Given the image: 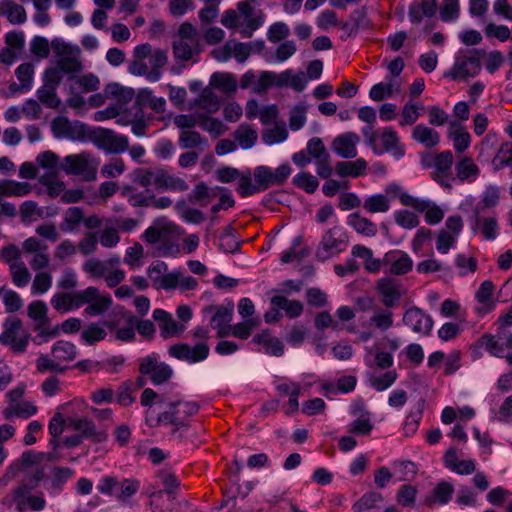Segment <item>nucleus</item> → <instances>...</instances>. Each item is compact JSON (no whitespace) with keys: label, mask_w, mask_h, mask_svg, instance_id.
Instances as JSON below:
<instances>
[{"label":"nucleus","mask_w":512,"mask_h":512,"mask_svg":"<svg viewBox=\"0 0 512 512\" xmlns=\"http://www.w3.org/2000/svg\"><path fill=\"white\" fill-rule=\"evenodd\" d=\"M291 172L292 169L289 163H283L275 170L268 166L260 165L254 169L253 176L255 183H253L251 172L247 169L241 175L239 182H237L236 192L242 198L250 197L272 186L282 185L290 176Z\"/></svg>","instance_id":"obj_1"},{"label":"nucleus","mask_w":512,"mask_h":512,"mask_svg":"<svg viewBox=\"0 0 512 512\" xmlns=\"http://www.w3.org/2000/svg\"><path fill=\"white\" fill-rule=\"evenodd\" d=\"M173 227L165 217H159L143 232L144 241L149 244H159L155 255L167 257L179 251L178 245L172 241Z\"/></svg>","instance_id":"obj_2"},{"label":"nucleus","mask_w":512,"mask_h":512,"mask_svg":"<svg viewBox=\"0 0 512 512\" xmlns=\"http://www.w3.org/2000/svg\"><path fill=\"white\" fill-rule=\"evenodd\" d=\"M179 39L173 42V55L181 61H189L194 55L202 51L199 33L189 22L180 25L178 29Z\"/></svg>","instance_id":"obj_3"},{"label":"nucleus","mask_w":512,"mask_h":512,"mask_svg":"<svg viewBox=\"0 0 512 512\" xmlns=\"http://www.w3.org/2000/svg\"><path fill=\"white\" fill-rule=\"evenodd\" d=\"M60 169L67 175L79 176L84 181H94L97 177V162L88 153L71 154L63 159Z\"/></svg>","instance_id":"obj_4"},{"label":"nucleus","mask_w":512,"mask_h":512,"mask_svg":"<svg viewBox=\"0 0 512 512\" xmlns=\"http://www.w3.org/2000/svg\"><path fill=\"white\" fill-rule=\"evenodd\" d=\"M168 410L159 414L157 425H173L174 431L185 428L184 420L199 411V404L195 401H175L168 404Z\"/></svg>","instance_id":"obj_5"},{"label":"nucleus","mask_w":512,"mask_h":512,"mask_svg":"<svg viewBox=\"0 0 512 512\" xmlns=\"http://www.w3.org/2000/svg\"><path fill=\"white\" fill-rule=\"evenodd\" d=\"M484 52L474 49L468 53L459 51L455 57L452 68L444 73L445 77L457 80L459 78L475 77L481 70L479 56Z\"/></svg>","instance_id":"obj_6"},{"label":"nucleus","mask_w":512,"mask_h":512,"mask_svg":"<svg viewBox=\"0 0 512 512\" xmlns=\"http://www.w3.org/2000/svg\"><path fill=\"white\" fill-rule=\"evenodd\" d=\"M139 373L147 376L153 385H162L173 377V369L166 362L159 360V355L155 352L140 358Z\"/></svg>","instance_id":"obj_7"},{"label":"nucleus","mask_w":512,"mask_h":512,"mask_svg":"<svg viewBox=\"0 0 512 512\" xmlns=\"http://www.w3.org/2000/svg\"><path fill=\"white\" fill-rule=\"evenodd\" d=\"M347 236L342 227L334 226L324 232L316 249V258L325 261L345 249Z\"/></svg>","instance_id":"obj_8"},{"label":"nucleus","mask_w":512,"mask_h":512,"mask_svg":"<svg viewBox=\"0 0 512 512\" xmlns=\"http://www.w3.org/2000/svg\"><path fill=\"white\" fill-rule=\"evenodd\" d=\"M22 321L19 318H8L4 322V331L0 335V343L9 346L15 353H24L27 349L30 335L21 331Z\"/></svg>","instance_id":"obj_9"},{"label":"nucleus","mask_w":512,"mask_h":512,"mask_svg":"<svg viewBox=\"0 0 512 512\" xmlns=\"http://www.w3.org/2000/svg\"><path fill=\"white\" fill-rule=\"evenodd\" d=\"M467 222L474 234L480 233L486 240H494L498 236V221L494 214L469 210Z\"/></svg>","instance_id":"obj_10"},{"label":"nucleus","mask_w":512,"mask_h":512,"mask_svg":"<svg viewBox=\"0 0 512 512\" xmlns=\"http://www.w3.org/2000/svg\"><path fill=\"white\" fill-rule=\"evenodd\" d=\"M47 312L48 307L42 300H35L28 306V316L36 322V329L39 330L38 335L34 339V342L37 344L42 343V341H38L40 338H45L43 341H47V339L59 335L60 328L58 326L48 329L45 328L49 323Z\"/></svg>","instance_id":"obj_11"},{"label":"nucleus","mask_w":512,"mask_h":512,"mask_svg":"<svg viewBox=\"0 0 512 512\" xmlns=\"http://www.w3.org/2000/svg\"><path fill=\"white\" fill-rule=\"evenodd\" d=\"M500 199V189L495 185H488L480 196V201L475 203L473 196H467L460 204L459 208L468 213L469 210H479L480 212H487L495 208Z\"/></svg>","instance_id":"obj_12"},{"label":"nucleus","mask_w":512,"mask_h":512,"mask_svg":"<svg viewBox=\"0 0 512 512\" xmlns=\"http://www.w3.org/2000/svg\"><path fill=\"white\" fill-rule=\"evenodd\" d=\"M209 346L204 343H197L193 347L186 343H177L169 346L168 354L178 360L186 361L190 364L204 361L209 356Z\"/></svg>","instance_id":"obj_13"},{"label":"nucleus","mask_w":512,"mask_h":512,"mask_svg":"<svg viewBox=\"0 0 512 512\" xmlns=\"http://www.w3.org/2000/svg\"><path fill=\"white\" fill-rule=\"evenodd\" d=\"M400 202L405 206L413 207L417 212H425V221L430 225L438 224L444 217V212L428 200L419 199L407 192L399 194Z\"/></svg>","instance_id":"obj_14"},{"label":"nucleus","mask_w":512,"mask_h":512,"mask_svg":"<svg viewBox=\"0 0 512 512\" xmlns=\"http://www.w3.org/2000/svg\"><path fill=\"white\" fill-rule=\"evenodd\" d=\"M51 131L57 139L78 140L85 136L86 125L79 121L71 123L67 117L59 116L52 120Z\"/></svg>","instance_id":"obj_15"},{"label":"nucleus","mask_w":512,"mask_h":512,"mask_svg":"<svg viewBox=\"0 0 512 512\" xmlns=\"http://www.w3.org/2000/svg\"><path fill=\"white\" fill-rule=\"evenodd\" d=\"M97 146L111 154H120L129 148L128 138L118 135L113 130L100 128L96 135Z\"/></svg>","instance_id":"obj_16"},{"label":"nucleus","mask_w":512,"mask_h":512,"mask_svg":"<svg viewBox=\"0 0 512 512\" xmlns=\"http://www.w3.org/2000/svg\"><path fill=\"white\" fill-rule=\"evenodd\" d=\"M402 322L410 327L413 332L429 335L432 331L434 321L429 314H426L418 307H411L403 314Z\"/></svg>","instance_id":"obj_17"},{"label":"nucleus","mask_w":512,"mask_h":512,"mask_svg":"<svg viewBox=\"0 0 512 512\" xmlns=\"http://www.w3.org/2000/svg\"><path fill=\"white\" fill-rule=\"evenodd\" d=\"M205 314L214 312L210 319V324L214 329L218 331V337H225L230 333V322L234 312L233 304L227 306H214L210 305L204 308Z\"/></svg>","instance_id":"obj_18"},{"label":"nucleus","mask_w":512,"mask_h":512,"mask_svg":"<svg viewBox=\"0 0 512 512\" xmlns=\"http://www.w3.org/2000/svg\"><path fill=\"white\" fill-rule=\"evenodd\" d=\"M376 290L381 296V302L386 308H394L402 298V285L393 278L378 280Z\"/></svg>","instance_id":"obj_19"},{"label":"nucleus","mask_w":512,"mask_h":512,"mask_svg":"<svg viewBox=\"0 0 512 512\" xmlns=\"http://www.w3.org/2000/svg\"><path fill=\"white\" fill-rule=\"evenodd\" d=\"M360 137L355 132H346L338 135L332 142V150L340 157L352 159L357 156V144Z\"/></svg>","instance_id":"obj_20"},{"label":"nucleus","mask_w":512,"mask_h":512,"mask_svg":"<svg viewBox=\"0 0 512 512\" xmlns=\"http://www.w3.org/2000/svg\"><path fill=\"white\" fill-rule=\"evenodd\" d=\"M383 264L389 266L393 275H404L412 270L413 261L411 257L401 250L387 252L383 258Z\"/></svg>","instance_id":"obj_21"},{"label":"nucleus","mask_w":512,"mask_h":512,"mask_svg":"<svg viewBox=\"0 0 512 512\" xmlns=\"http://www.w3.org/2000/svg\"><path fill=\"white\" fill-rule=\"evenodd\" d=\"M67 424L72 429L80 431L83 438L91 439L94 442L100 443L107 439V433L104 430H97L93 421L86 417L81 418H68Z\"/></svg>","instance_id":"obj_22"},{"label":"nucleus","mask_w":512,"mask_h":512,"mask_svg":"<svg viewBox=\"0 0 512 512\" xmlns=\"http://www.w3.org/2000/svg\"><path fill=\"white\" fill-rule=\"evenodd\" d=\"M454 485L452 482L447 480H440L431 493L425 498V505L432 507L435 504L446 505L448 504L454 494Z\"/></svg>","instance_id":"obj_23"},{"label":"nucleus","mask_w":512,"mask_h":512,"mask_svg":"<svg viewBox=\"0 0 512 512\" xmlns=\"http://www.w3.org/2000/svg\"><path fill=\"white\" fill-rule=\"evenodd\" d=\"M164 282L168 290L178 288L182 292L195 290L198 286L197 279L184 274L181 270H173L167 273Z\"/></svg>","instance_id":"obj_24"},{"label":"nucleus","mask_w":512,"mask_h":512,"mask_svg":"<svg viewBox=\"0 0 512 512\" xmlns=\"http://www.w3.org/2000/svg\"><path fill=\"white\" fill-rule=\"evenodd\" d=\"M381 141L383 153H390L397 160L405 155V146L400 143L399 136L392 127L384 128L381 134Z\"/></svg>","instance_id":"obj_25"},{"label":"nucleus","mask_w":512,"mask_h":512,"mask_svg":"<svg viewBox=\"0 0 512 512\" xmlns=\"http://www.w3.org/2000/svg\"><path fill=\"white\" fill-rule=\"evenodd\" d=\"M494 285L492 281L486 280L481 283L475 298L481 306L475 308L478 315H485L495 308V302L492 299Z\"/></svg>","instance_id":"obj_26"},{"label":"nucleus","mask_w":512,"mask_h":512,"mask_svg":"<svg viewBox=\"0 0 512 512\" xmlns=\"http://www.w3.org/2000/svg\"><path fill=\"white\" fill-rule=\"evenodd\" d=\"M254 343L263 346L267 354L280 357L284 354V345L279 338L272 336L269 330L254 335Z\"/></svg>","instance_id":"obj_27"},{"label":"nucleus","mask_w":512,"mask_h":512,"mask_svg":"<svg viewBox=\"0 0 512 512\" xmlns=\"http://www.w3.org/2000/svg\"><path fill=\"white\" fill-rule=\"evenodd\" d=\"M367 169V162L363 158L355 161H340L335 165V172L340 177H359L364 175Z\"/></svg>","instance_id":"obj_28"},{"label":"nucleus","mask_w":512,"mask_h":512,"mask_svg":"<svg viewBox=\"0 0 512 512\" xmlns=\"http://www.w3.org/2000/svg\"><path fill=\"white\" fill-rule=\"evenodd\" d=\"M308 83L307 77L303 72L293 74L291 69H287L278 75L276 86L278 87H291L297 92L305 89Z\"/></svg>","instance_id":"obj_29"},{"label":"nucleus","mask_w":512,"mask_h":512,"mask_svg":"<svg viewBox=\"0 0 512 512\" xmlns=\"http://www.w3.org/2000/svg\"><path fill=\"white\" fill-rule=\"evenodd\" d=\"M347 224L351 226L358 234L366 237H374L377 234V225L370 219L361 216L358 212L352 213L347 217Z\"/></svg>","instance_id":"obj_30"},{"label":"nucleus","mask_w":512,"mask_h":512,"mask_svg":"<svg viewBox=\"0 0 512 512\" xmlns=\"http://www.w3.org/2000/svg\"><path fill=\"white\" fill-rule=\"evenodd\" d=\"M0 16H5L11 24L19 25L27 20L24 7L11 0H4L0 3Z\"/></svg>","instance_id":"obj_31"},{"label":"nucleus","mask_w":512,"mask_h":512,"mask_svg":"<svg viewBox=\"0 0 512 512\" xmlns=\"http://www.w3.org/2000/svg\"><path fill=\"white\" fill-rule=\"evenodd\" d=\"M412 138L426 148H433L440 142L439 133L424 124H418L414 127Z\"/></svg>","instance_id":"obj_32"},{"label":"nucleus","mask_w":512,"mask_h":512,"mask_svg":"<svg viewBox=\"0 0 512 512\" xmlns=\"http://www.w3.org/2000/svg\"><path fill=\"white\" fill-rule=\"evenodd\" d=\"M448 136L453 140L457 152L465 151L470 145V134L464 131L463 125L458 121L450 122Z\"/></svg>","instance_id":"obj_33"},{"label":"nucleus","mask_w":512,"mask_h":512,"mask_svg":"<svg viewBox=\"0 0 512 512\" xmlns=\"http://www.w3.org/2000/svg\"><path fill=\"white\" fill-rule=\"evenodd\" d=\"M398 378L395 370H389L381 375H375L372 372L366 373V382L377 392H382L390 388Z\"/></svg>","instance_id":"obj_34"},{"label":"nucleus","mask_w":512,"mask_h":512,"mask_svg":"<svg viewBox=\"0 0 512 512\" xmlns=\"http://www.w3.org/2000/svg\"><path fill=\"white\" fill-rule=\"evenodd\" d=\"M84 220L83 209L77 206L69 207L60 223V229L65 233H72L78 230Z\"/></svg>","instance_id":"obj_35"},{"label":"nucleus","mask_w":512,"mask_h":512,"mask_svg":"<svg viewBox=\"0 0 512 512\" xmlns=\"http://www.w3.org/2000/svg\"><path fill=\"white\" fill-rule=\"evenodd\" d=\"M271 305L280 307L290 319L299 317L304 309L302 302L299 300H290L284 295H274L271 298Z\"/></svg>","instance_id":"obj_36"},{"label":"nucleus","mask_w":512,"mask_h":512,"mask_svg":"<svg viewBox=\"0 0 512 512\" xmlns=\"http://www.w3.org/2000/svg\"><path fill=\"white\" fill-rule=\"evenodd\" d=\"M457 178L461 181L473 182L479 175V168L472 158L464 157L455 164Z\"/></svg>","instance_id":"obj_37"},{"label":"nucleus","mask_w":512,"mask_h":512,"mask_svg":"<svg viewBox=\"0 0 512 512\" xmlns=\"http://www.w3.org/2000/svg\"><path fill=\"white\" fill-rule=\"evenodd\" d=\"M107 336L106 330L100 321L91 322L81 331L80 339L87 345H94L104 340Z\"/></svg>","instance_id":"obj_38"},{"label":"nucleus","mask_w":512,"mask_h":512,"mask_svg":"<svg viewBox=\"0 0 512 512\" xmlns=\"http://www.w3.org/2000/svg\"><path fill=\"white\" fill-rule=\"evenodd\" d=\"M51 353L59 361H73L77 356L78 350L72 342L58 340L52 345Z\"/></svg>","instance_id":"obj_39"},{"label":"nucleus","mask_w":512,"mask_h":512,"mask_svg":"<svg viewBox=\"0 0 512 512\" xmlns=\"http://www.w3.org/2000/svg\"><path fill=\"white\" fill-rule=\"evenodd\" d=\"M391 199L384 194H374L363 202V208L371 214L385 213L390 209Z\"/></svg>","instance_id":"obj_40"},{"label":"nucleus","mask_w":512,"mask_h":512,"mask_svg":"<svg viewBox=\"0 0 512 512\" xmlns=\"http://www.w3.org/2000/svg\"><path fill=\"white\" fill-rule=\"evenodd\" d=\"M45 456V453L27 450L22 453L18 462L11 464L8 467L7 474L14 476L20 470L21 466H30L33 464H38L45 459Z\"/></svg>","instance_id":"obj_41"},{"label":"nucleus","mask_w":512,"mask_h":512,"mask_svg":"<svg viewBox=\"0 0 512 512\" xmlns=\"http://www.w3.org/2000/svg\"><path fill=\"white\" fill-rule=\"evenodd\" d=\"M113 304V299L109 293L101 294L98 298L92 301L84 309L85 316H100L103 315Z\"/></svg>","instance_id":"obj_42"},{"label":"nucleus","mask_w":512,"mask_h":512,"mask_svg":"<svg viewBox=\"0 0 512 512\" xmlns=\"http://www.w3.org/2000/svg\"><path fill=\"white\" fill-rule=\"evenodd\" d=\"M167 270L168 265L163 261H156L149 265L147 275L152 280L155 288L168 290L164 282Z\"/></svg>","instance_id":"obj_43"},{"label":"nucleus","mask_w":512,"mask_h":512,"mask_svg":"<svg viewBox=\"0 0 512 512\" xmlns=\"http://www.w3.org/2000/svg\"><path fill=\"white\" fill-rule=\"evenodd\" d=\"M383 501V496L374 491L366 492L362 497L353 504L354 512H371L379 503Z\"/></svg>","instance_id":"obj_44"},{"label":"nucleus","mask_w":512,"mask_h":512,"mask_svg":"<svg viewBox=\"0 0 512 512\" xmlns=\"http://www.w3.org/2000/svg\"><path fill=\"white\" fill-rule=\"evenodd\" d=\"M50 302L52 307L60 313L78 309V307H76L75 293H56L52 296Z\"/></svg>","instance_id":"obj_45"},{"label":"nucleus","mask_w":512,"mask_h":512,"mask_svg":"<svg viewBox=\"0 0 512 512\" xmlns=\"http://www.w3.org/2000/svg\"><path fill=\"white\" fill-rule=\"evenodd\" d=\"M478 346L484 347L491 356L498 358L504 357V344L500 343L499 337L497 338L495 335L484 333L478 339Z\"/></svg>","instance_id":"obj_46"},{"label":"nucleus","mask_w":512,"mask_h":512,"mask_svg":"<svg viewBox=\"0 0 512 512\" xmlns=\"http://www.w3.org/2000/svg\"><path fill=\"white\" fill-rule=\"evenodd\" d=\"M213 85L228 93H235L238 88V82L236 77L232 73H214L211 77Z\"/></svg>","instance_id":"obj_47"},{"label":"nucleus","mask_w":512,"mask_h":512,"mask_svg":"<svg viewBox=\"0 0 512 512\" xmlns=\"http://www.w3.org/2000/svg\"><path fill=\"white\" fill-rule=\"evenodd\" d=\"M37 413V407L32 402H18L11 405L5 410V417L10 419L12 417H19L27 419Z\"/></svg>","instance_id":"obj_48"},{"label":"nucleus","mask_w":512,"mask_h":512,"mask_svg":"<svg viewBox=\"0 0 512 512\" xmlns=\"http://www.w3.org/2000/svg\"><path fill=\"white\" fill-rule=\"evenodd\" d=\"M9 270L15 286L22 288L29 283L31 274L23 261L11 263Z\"/></svg>","instance_id":"obj_49"},{"label":"nucleus","mask_w":512,"mask_h":512,"mask_svg":"<svg viewBox=\"0 0 512 512\" xmlns=\"http://www.w3.org/2000/svg\"><path fill=\"white\" fill-rule=\"evenodd\" d=\"M373 315L369 319L370 325L386 331L393 326V312L388 309L376 307Z\"/></svg>","instance_id":"obj_50"},{"label":"nucleus","mask_w":512,"mask_h":512,"mask_svg":"<svg viewBox=\"0 0 512 512\" xmlns=\"http://www.w3.org/2000/svg\"><path fill=\"white\" fill-rule=\"evenodd\" d=\"M199 126L206 132L210 133L214 138L223 135L227 127L223 122L217 118L209 117L204 114H199Z\"/></svg>","instance_id":"obj_51"},{"label":"nucleus","mask_w":512,"mask_h":512,"mask_svg":"<svg viewBox=\"0 0 512 512\" xmlns=\"http://www.w3.org/2000/svg\"><path fill=\"white\" fill-rule=\"evenodd\" d=\"M206 144L207 139L197 131L183 130L179 135L178 145L182 149H194Z\"/></svg>","instance_id":"obj_52"},{"label":"nucleus","mask_w":512,"mask_h":512,"mask_svg":"<svg viewBox=\"0 0 512 512\" xmlns=\"http://www.w3.org/2000/svg\"><path fill=\"white\" fill-rule=\"evenodd\" d=\"M292 183L294 186L304 190L308 194H313L319 187V181L317 178L306 171L296 174L292 179Z\"/></svg>","instance_id":"obj_53"},{"label":"nucleus","mask_w":512,"mask_h":512,"mask_svg":"<svg viewBox=\"0 0 512 512\" xmlns=\"http://www.w3.org/2000/svg\"><path fill=\"white\" fill-rule=\"evenodd\" d=\"M56 90V88L42 85L37 89L36 95L46 108L57 109L61 104V99L58 97Z\"/></svg>","instance_id":"obj_54"},{"label":"nucleus","mask_w":512,"mask_h":512,"mask_svg":"<svg viewBox=\"0 0 512 512\" xmlns=\"http://www.w3.org/2000/svg\"><path fill=\"white\" fill-rule=\"evenodd\" d=\"M31 191V185L26 182H17L14 180H4L1 182V195L5 196H25Z\"/></svg>","instance_id":"obj_55"},{"label":"nucleus","mask_w":512,"mask_h":512,"mask_svg":"<svg viewBox=\"0 0 512 512\" xmlns=\"http://www.w3.org/2000/svg\"><path fill=\"white\" fill-rule=\"evenodd\" d=\"M104 93L106 97H113L124 103L131 101L135 94L132 88L124 87L115 82L107 84Z\"/></svg>","instance_id":"obj_56"},{"label":"nucleus","mask_w":512,"mask_h":512,"mask_svg":"<svg viewBox=\"0 0 512 512\" xmlns=\"http://www.w3.org/2000/svg\"><path fill=\"white\" fill-rule=\"evenodd\" d=\"M0 297L5 305L6 312L8 313L18 311L23 305L20 295L17 292L8 289L6 286L0 287Z\"/></svg>","instance_id":"obj_57"},{"label":"nucleus","mask_w":512,"mask_h":512,"mask_svg":"<svg viewBox=\"0 0 512 512\" xmlns=\"http://www.w3.org/2000/svg\"><path fill=\"white\" fill-rule=\"evenodd\" d=\"M24 487V491L21 493V499L24 504V512L29 508L32 511H42L46 507V500L43 495H32L30 494V487L27 485H21Z\"/></svg>","instance_id":"obj_58"},{"label":"nucleus","mask_w":512,"mask_h":512,"mask_svg":"<svg viewBox=\"0 0 512 512\" xmlns=\"http://www.w3.org/2000/svg\"><path fill=\"white\" fill-rule=\"evenodd\" d=\"M453 164V155L451 151H443L435 158V172L437 176L449 178L451 175V166Z\"/></svg>","instance_id":"obj_59"},{"label":"nucleus","mask_w":512,"mask_h":512,"mask_svg":"<svg viewBox=\"0 0 512 512\" xmlns=\"http://www.w3.org/2000/svg\"><path fill=\"white\" fill-rule=\"evenodd\" d=\"M417 493L418 490L415 486L404 484L398 489L396 500L403 507H412L415 504Z\"/></svg>","instance_id":"obj_60"},{"label":"nucleus","mask_w":512,"mask_h":512,"mask_svg":"<svg viewBox=\"0 0 512 512\" xmlns=\"http://www.w3.org/2000/svg\"><path fill=\"white\" fill-rule=\"evenodd\" d=\"M348 21L352 23L358 32L372 27V23L368 17L367 8L365 6L353 10L349 15Z\"/></svg>","instance_id":"obj_61"},{"label":"nucleus","mask_w":512,"mask_h":512,"mask_svg":"<svg viewBox=\"0 0 512 512\" xmlns=\"http://www.w3.org/2000/svg\"><path fill=\"white\" fill-rule=\"evenodd\" d=\"M235 138L242 149H250L256 143L258 135L256 131L241 125L235 132Z\"/></svg>","instance_id":"obj_62"},{"label":"nucleus","mask_w":512,"mask_h":512,"mask_svg":"<svg viewBox=\"0 0 512 512\" xmlns=\"http://www.w3.org/2000/svg\"><path fill=\"white\" fill-rule=\"evenodd\" d=\"M57 68L61 73L69 74V79H75L74 74L82 70V64L74 57L65 56L57 61Z\"/></svg>","instance_id":"obj_63"},{"label":"nucleus","mask_w":512,"mask_h":512,"mask_svg":"<svg viewBox=\"0 0 512 512\" xmlns=\"http://www.w3.org/2000/svg\"><path fill=\"white\" fill-rule=\"evenodd\" d=\"M160 335L164 339L180 336L186 329L183 324L176 322L172 316L159 324Z\"/></svg>","instance_id":"obj_64"}]
</instances>
